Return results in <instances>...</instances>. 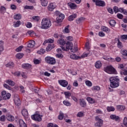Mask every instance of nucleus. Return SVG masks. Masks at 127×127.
Masks as SVG:
<instances>
[{
	"label": "nucleus",
	"instance_id": "obj_1",
	"mask_svg": "<svg viewBox=\"0 0 127 127\" xmlns=\"http://www.w3.org/2000/svg\"><path fill=\"white\" fill-rule=\"evenodd\" d=\"M109 80L110 82V86L111 88L115 89L116 88H118V87L120 86V78H119V76H112L110 78Z\"/></svg>",
	"mask_w": 127,
	"mask_h": 127
},
{
	"label": "nucleus",
	"instance_id": "obj_2",
	"mask_svg": "<svg viewBox=\"0 0 127 127\" xmlns=\"http://www.w3.org/2000/svg\"><path fill=\"white\" fill-rule=\"evenodd\" d=\"M62 49L63 51H69L70 50V52H72V53H75L78 51V48H74L73 49V43L72 42L67 41L65 44V47H62Z\"/></svg>",
	"mask_w": 127,
	"mask_h": 127
},
{
	"label": "nucleus",
	"instance_id": "obj_3",
	"mask_svg": "<svg viewBox=\"0 0 127 127\" xmlns=\"http://www.w3.org/2000/svg\"><path fill=\"white\" fill-rule=\"evenodd\" d=\"M51 21L47 18H43L41 22L42 29H48L51 26Z\"/></svg>",
	"mask_w": 127,
	"mask_h": 127
},
{
	"label": "nucleus",
	"instance_id": "obj_4",
	"mask_svg": "<svg viewBox=\"0 0 127 127\" xmlns=\"http://www.w3.org/2000/svg\"><path fill=\"white\" fill-rule=\"evenodd\" d=\"M104 71L108 74H114L115 75L118 74V72H117L116 68H114V67H113L112 65H108L104 67Z\"/></svg>",
	"mask_w": 127,
	"mask_h": 127
},
{
	"label": "nucleus",
	"instance_id": "obj_5",
	"mask_svg": "<svg viewBox=\"0 0 127 127\" xmlns=\"http://www.w3.org/2000/svg\"><path fill=\"white\" fill-rule=\"evenodd\" d=\"M45 60L48 64L50 65H54L56 64V60L53 57L48 56L45 58Z\"/></svg>",
	"mask_w": 127,
	"mask_h": 127
},
{
	"label": "nucleus",
	"instance_id": "obj_6",
	"mask_svg": "<svg viewBox=\"0 0 127 127\" xmlns=\"http://www.w3.org/2000/svg\"><path fill=\"white\" fill-rule=\"evenodd\" d=\"M43 117V115L36 113L31 116V119L33 121H35V122H41V121H42Z\"/></svg>",
	"mask_w": 127,
	"mask_h": 127
},
{
	"label": "nucleus",
	"instance_id": "obj_7",
	"mask_svg": "<svg viewBox=\"0 0 127 127\" xmlns=\"http://www.w3.org/2000/svg\"><path fill=\"white\" fill-rule=\"evenodd\" d=\"M93 2H95L96 5L97 6L104 7L106 6V2L103 0H93Z\"/></svg>",
	"mask_w": 127,
	"mask_h": 127
},
{
	"label": "nucleus",
	"instance_id": "obj_8",
	"mask_svg": "<svg viewBox=\"0 0 127 127\" xmlns=\"http://www.w3.org/2000/svg\"><path fill=\"white\" fill-rule=\"evenodd\" d=\"M65 18V15L64 14L61 13L59 15V16L57 17V21L56 22L57 23H59V22H62V21Z\"/></svg>",
	"mask_w": 127,
	"mask_h": 127
},
{
	"label": "nucleus",
	"instance_id": "obj_9",
	"mask_svg": "<svg viewBox=\"0 0 127 127\" xmlns=\"http://www.w3.org/2000/svg\"><path fill=\"white\" fill-rule=\"evenodd\" d=\"M96 121H98L95 123V127H101L103 126V120L99 118V117H96Z\"/></svg>",
	"mask_w": 127,
	"mask_h": 127
},
{
	"label": "nucleus",
	"instance_id": "obj_10",
	"mask_svg": "<svg viewBox=\"0 0 127 127\" xmlns=\"http://www.w3.org/2000/svg\"><path fill=\"white\" fill-rule=\"evenodd\" d=\"M59 83L60 85H61V86L64 88L68 86V81H67L66 80H59Z\"/></svg>",
	"mask_w": 127,
	"mask_h": 127
},
{
	"label": "nucleus",
	"instance_id": "obj_11",
	"mask_svg": "<svg viewBox=\"0 0 127 127\" xmlns=\"http://www.w3.org/2000/svg\"><path fill=\"white\" fill-rule=\"evenodd\" d=\"M55 8H56V4H55V3H50L48 6V9L50 11H53Z\"/></svg>",
	"mask_w": 127,
	"mask_h": 127
},
{
	"label": "nucleus",
	"instance_id": "obj_12",
	"mask_svg": "<svg viewBox=\"0 0 127 127\" xmlns=\"http://www.w3.org/2000/svg\"><path fill=\"white\" fill-rule=\"evenodd\" d=\"M14 102L16 106H20L21 102L18 96L15 97L14 98Z\"/></svg>",
	"mask_w": 127,
	"mask_h": 127
},
{
	"label": "nucleus",
	"instance_id": "obj_13",
	"mask_svg": "<svg viewBox=\"0 0 127 127\" xmlns=\"http://www.w3.org/2000/svg\"><path fill=\"white\" fill-rule=\"evenodd\" d=\"M58 43L59 44H60V45H61L62 46L61 47V48H62V47H65V46H64V45L65 44V40H64V39H59L58 40Z\"/></svg>",
	"mask_w": 127,
	"mask_h": 127
},
{
	"label": "nucleus",
	"instance_id": "obj_14",
	"mask_svg": "<svg viewBox=\"0 0 127 127\" xmlns=\"http://www.w3.org/2000/svg\"><path fill=\"white\" fill-rule=\"evenodd\" d=\"M18 124L20 127H27V125H26V124H25V123H24V121H23V120H22V119H19L18 120Z\"/></svg>",
	"mask_w": 127,
	"mask_h": 127
},
{
	"label": "nucleus",
	"instance_id": "obj_15",
	"mask_svg": "<svg viewBox=\"0 0 127 127\" xmlns=\"http://www.w3.org/2000/svg\"><path fill=\"white\" fill-rule=\"evenodd\" d=\"M110 119L111 120H114L116 122L120 121V117L116 116V115H111L110 116Z\"/></svg>",
	"mask_w": 127,
	"mask_h": 127
},
{
	"label": "nucleus",
	"instance_id": "obj_16",
	"mask_svg": "<svg viewBox=\"0 0 127 127\" xmlns=\"http://www.w3.org/2000/svg\"><path fill=\"white\" fill-rule=\"evenodd\" d=\"M67 5L71 9H76L77 7V5L74 3L69 2L67 3Z\"/></svg>",
	"mask_w": 127,
	"mask_h": 127
},
{
	"label": "nucleus",
	"instance_id": "obj_17",
	"mask_svg": "<svg viewBox=\"0 0 127 127\" xmlns=\"http://www.w3.org/2000/svg\"><path fill=\"white\" fill-rule=\"evenodd\" d=\"M77 17V14H73L70 15L68 18V20L69 21H73L75 18Z\"/></svg>",
	"mask_w": 127,
	"mask_h": 127
},
{
	"label": "nucleus",
	"instance_id": "obj_18",
	"mask_svg": "<svg viewBox=\"0 0 127 127\" xmlns=\"http://www.w3.org/2000/svg\"><path fill=\"white\" fill-rule=\"evenodd\" d=\"M70 58L73 60H78V59H81V57L78 56L75 54H72L70 56Z\"/></svg>",
	"mask_w": 127,
	"mask_h": 127
},
{
	"label": "nucleus",
	"instance_id": "obj_19",
	"mask_svg": "<svg viewBox=\"0 0 127 127\" xmlns=\"http://www.w3.org/2000/svg\"><path fill=\"white\" fill-rule=\"evenodd\" d=\"M95 66L97 69H100L102 67V63H101V61H98L95 63Z\"/></svg>",
	"mask_w": 127,
	"mask_h": 127
},
{
	"label": "nucleus",
	"instance_id": "obj_20",
	"mask_svg": "<svg viewBox=\"0 0 127 127\" xmlns=\"http://www.w3.org/2000/svg\"><path fill=\"white\" fill-rule=\"evenodd\" d=\"M6 119L9 122H14V117L11 115H8Z\"/></svg>",
	"mask_w": 127,
	"mask_h": 127
},
{
	"label": "nucleus",
	"instance_id": "obj_21",
	"mask_svg": "<svg viewBox=\"0 0 127 127\" xmlns=\"http://www.w3.org/2000/svg\"><path fill=\"white\" fill-rule=\"evenodd\" d=\"M22 67L24 69H30V68H31V64H24L22 65Z\"/></svg>",
	"mask_w": 127,
	"mask_h": 127
},
{
	"label": "nucleus",
	"instance_id": "obj_22",
	"mask_svg": "<svg viewBox=\"0 0 127 127\" xmlns=\"http://www.w3.org/2000/svg\"><path fill=\"white\" fill-rule=\"evenodd\" d=\"M34 45H35V41H31L29 43L27 46L29 48H33Z\"/></svg>",
	"mask_w": 127,
	"mask_h": 127
},
{
	"label": "nucleus",
	"instance_id": "obj_23",
	"mask_svg": "<svg viewBox=\"0 0 127 127\" xmlns=\"http://www.w3.org/2000/svg\"><path fill=\"white\" fill-rule=\"evenodd\" d=\"M10 97H11V95L9 93H6L5 96L2 97L3 100H9Z\"/></svg>",
	"mask_w": 127,
	"mask_h": 127
},
{
	"label": "nucleus",
	"instance_id": "obj_24",
	"mask_svg": "<svg viewBox=\"0 0 127 127\" xmlns=\"http://www.w3.org/2000/svg\"><path fill=\"white\" fill-rule=\"evenodd\" d=\"M22 115L23 117H25V118L27 117V116H28V112L27 111V110L23 109L22 110Z\"/></svg>",
	"mask_w": 127,
	"mask_h": 127
},
{
	"label": "nucleus",
	"instance_id": "obj_25",
	"mask_svg": "<svg viewBox=\"0 0 127 127\" xmlns=\"http://www.w3.org/2000/svg\"><path fill=\"white\" fill-rule=\"evenodd\" d=\"M54 42V40L52 39H49L48 40H46L44 43H43V45H45L46 44V43H53Z\"/></svg>",
	"mask_w": 127,
	"mask_h": 127
},
{
	"label": "nucleus",
	"instance_id": "obj_26",
	"mask_svg": "<svg viewBox=\"0 0 127 127\" xmlns=\"http://www.w3.org/2000/svg\"><path fill=\"white\" fill-rule=\"evenodd\" d=\"M53 48H54V46H53V45L49 44L46 48V51H51Z\"/></svg>",
	"mask_w": 127,
	"mask_h": 127
},
{
	"label": "nucleus",
	"instance_id": "obj_27",
	"mask_svg": "<svg viewBox=\"0 0 127 127\" xmlns=\"http://www.w3.org/2000/svg\"><path fill=\"white\" fill-rule=\"evenodd\" d=\"M6 83H7V84H8V85L12 86V87L14 86V85L15 84V83H14V82H13V81L11 80H6Z\"/></svg>",
	"mask_w": 127,
	"mask_h": 127
},
{
	"label": "nucleus",
	"instance_id": "obj_28",
	"mask_svg": "<svg viewBox=\"0 0 127 127\" xmlns=\"http://www.w3.org/2000/svg\"><path fill=\"white\" fill-rule=\"evenodd\" d=\"M117 40H118L117 47H118V48H120V49H122V48H123V43H122V42L120 41V39H117Z\"/></svg>",
	"mask_w": 127,
	"mask_h": 127
},
{
	"label": "nucleus",
	"instance_id": "obj_29",
	"mask_svg": "<svg viewBox=\"0 0 127 127\" xmlns=\"http://www.w3.org/2000/svg\"><path fill=\"white\" fill-rule=\"evenodd\" d=\"M20 24H21V22L20 20H18L17 22H14L13 26L14 27H18Z\"/></svg>",
	"mask_w": 127,
	"mask_h": 127
},
{
	"label": "nucleus",
	"instance_id": "obj_30",
	"mask_svg": "<svg viewBox=\"0 0 127 127\" xmlns=\"http://www.w3.org/2000/svg\"><path fill=\"white\" fill-rule=\"evenodd\" d=\"M41 3L42 6H47V4H48V1L45 0H41Z\"/></svg>",
	"mask_w": 127,
	"mask_h": 127
},
{
	"label": "nucleus",
	"instance_id": "obj_31",
	"mask_svg": "<svg viewBox=\"0 0 127 127\" xmlns=\"http://www.w3.org/2000/svg\"><path fill=\"white\" fill-rule=\"evenodd\" d=\"M86 100L90 104H95V100L91 97H87Z\"/></svg>",
	"mask_w": 127,
	"mask_h": 127
},
{
	"label": "nucleus",
	"instance_id": "obj_32",
	"mask_svg": "<svg viewBox=\"0 0 127 127\" xmlns=\"http://www.w3.org/2000/svg\"><path fill=\"white\" fill-rule=\"evenodd\" d=\"M79 104L82 107H86V102L84 101V99H80Z\"/></svg>",
	"mask_w": 127,
	"mask_h": 127
},
{
	"label": "nucleus",
	"instance_id": "obj_33",
	"mask_svg": "<svg viewBox=\"0 0 127 127\" xmlns=\"http://www.w3.org/2000/svg\"><path fill=\"white\" fill-rule=\"evenodd\" d=\"M14 19H16V20L21 19V15L20 14H17L14 15Z\"/></svg>",
	"mask_w": 127,
	"mask_h": 127
},
{
	"label": "nucleus",
	"instance_id": "obj_34",
	"mask_svg": "<svg viewBox=\"0 0 127 127\" xmlns=\"http://www.w3.org/2000/svg\"><path fill=\"white\" fill-rule=\"evenodd\" d=\"M120 12L124 13L126 15H127V10L124 9V8H120Z\"/></svg>",
	"mask_w": 127,
	"mask_h": 127
},
{
	"label": "nucleus",
	"instance_id": "obj_35",
	"mask_svg": "<svg viewBox=\"0 0 127 127\" xmlns=\"http://www.w3.org/2000/svg\"><path fill=\"white\" fill-rule=\"evenodd\" d=\"M64 94L66 99H70V97H71V93L70 92H64Z\"/></svg>",
	"mask_w": 127,
	"mask_h": 127
},
{
	"label": "nucleus",
	"instance_id": "obj_36",
	"mask_svg": "<svg viewBox=\"0 0 127 127\" xmlns=\"http://www.w3.org/2000/svg\"><path fill=\"white\" fill-rule=\"evenodd\" d=\"M102 30L103 31H104L105 32H110V31H111L110 29H109L108 27H107L106 26H104L102 27Z\"/></svg>",
	"mask_w": 127,
	"mask_h": 127
},
{
	"label": "nucleus",
	"instance_id": "obj_37",
	"mask_svg": "<svg viewBox=\"0 0 127 127\" xmlns=\"http://www.w3.org/2000/svg\"><path fill=\"white\" fill-rule=\"evenodd\" d=\"M126 109V107L123 105H118L117 106V109L118 111H124Z\"/></svg>",
	"mask_w": 127,
	"mask_h": 127
},
{
	"label": "nucleus",
	"instance_id": "obj_38",
	"mask_svg": "<svg viewBox=\"0 0 127 127\" xmlns=\"http://www.w3.org/2000/svg\"><path fill=\"white\" fill-rule=\"evenodd\" d=\"M37 53L38 54L42 55V54H44V53H45V50L43 49H41L40 50L37 51Z\"/></svg>",
	"mask_w": 127,
	"mask_h": 127
},
{
	"label": "nucleus",
	"instance_id": "obj_39",
	"mask_svg": "<svg viewBox=\"0 0 127 127\" xmlns=\"http://www.w3.org/2000/svg\"><path fill=\"white\" fill-rule=\"evenodd\" d=\"M107 110L108 112H114L115 108L113 106L112 107H107Z\"/></svg>",
	"mask_w": 127,
	"mask_h": 127
},
{
	"label": "nucleus",
	"instance_id": "obj_40",
	"mask_svg": "<svg viewBox=\"0 0 127 127\" xmlns=\"http://www.w3.org/2000/svg\"><path fill=\"white\" fill-rule=\"evenodd\" d=\"M23 53H18L16 55V57L18 58V59H21V58L23 57Z\"/></svg>",
	"mask_w": 127,
	"mask_h": 127
},
{
	"label": "nucleus",
	"instance_id": "obj_41",
	"mask_svg": "<svg viewBox=\"0 0 127 127\" xmlns=\"http://www.w3.org/2000/svg\"><path fill=\"white\" fill-rule=\"evenodd\" d=\"M84 19H84L83 17H80L76 20V23H77V24H79V23H81V22H82L83 20H84Z\"/></svg>",
	"mask_w": 127,
	"mask_h": 127
},
{
	"label": "nucleus",
	"instance_id": "obj_42",
	"mask_svg": "<svg viewBox=\"0 0 127 127\" xmlns=\"http://www.w3.org/2000/svg\"><path fill=\"white\" fill-rule=\"evenodd\" d=\"M100 88L99 86H93L92 88V91H100Z\"/></svg>",
	"mask_w": 127,
	"mask_h": 127
},
{
	"label": "nucleus",
	"instance_id": "obj_43",
	"mask_svg": "<svg viewBox=\"0 0 127 127\" xmlns=\"http://www.w3.org/2000/svg\"><path fill=\"white\" fill-rule=\"evenodd\" d=\"M109 24H110L111 26H115V25H116V21L115 20H110Z\"/></svg>",
	"mask_w": 127,
	"mask_h": 127
},
{
	"label": "nucleus",
	"instance_id": "obj_44",
	"mask_svg": "<svg viewBox=\"0 0 127 127\" xmlns=\"http://www.w3.org/2000/svg\"><path fill=\"white\" fill-rule=\"evenodd\" d=\"M113 9L115 13H117V12H120V8H119L118 6H114Z\"/></svg>",
	"mask_w": 127,
	"mask_h": 127
},
{
	"label": "nucleus",
	"instance_id": "obj_45",
	"mask_svg": "<svg viewBox=\"0 0 127 127\" xmlns=\"http://www.w3.org/2000/svg\"><path fill=\"white\" fill-rule=\"evenodd\" d=\"M48 127H58V125L54 124L53 123H49L47 125Z\"/></svg>",
	"mask_w": 127,
	"mask_h": 127
},
{
	"label": "nucleus",
	"instance_id": "obj_46",
	"mask_svg": "<svg viewBox=\"0 0 127 127\" xmlns=\"http://www.w3.org/2000/svg\"><path fill=\"white\" fill-rule=\"evenodd\" d=\"M63 118H64V114L62 113H60V115L58 116L59 120H60V121H62V120H63Z\"/></svg>",
	"mask_w": 127,
	"mask_h": 127
},
{
	"label": "nucleus",
	"instance_id": "obj_47",
	"mask_svg": "<svg viewBox=\"0 0 127 127\" xmlns=\"http://www.w3.org/2000/svg\"><path fill=\"white\" fill-rule=\"evenodd\" d=\"M22 48H23V46H20L15 49V51L16 52H20L22 50Z\"/></svg>",
	"mask_w": 127,
	"mask_h": 127
},
{
	"label": "nucleus",
	"instance_id": "obj_48",
	"mask_svg": "<svg viewBox=\"0 0 127 127\" xmlns=\"http://www.w3.org/2000/svg\"><path fill=\"white\" fill-rule=\"evenodd\" d=\"M121 54H122V55H124V56H126L127 57V50H121Z\"/></svg>",
	"mask_w": 127,
	"mask_h": 127
},
{
	"label": "nucleus",
	"instance_id": "obj_49",
	"mask_svg": "<svg viewBox=\"0 0 127 127\" xmlns=\"http://www.w3.org/2000/svg\"><path fill=\"white\" fill-rule=\"evenodd\" d=\"M63 104H64L65 106H71V103H70L68 101H63Z\"/></svg>",
	"mask_w": 127,
	"mask_h": 127
},
{
	"label": "nucleus",
	"instance_id": "obj_50",
	"mask_svg": "<svg viewBox=\"0 0 127 127\" xmlns=\"http://www.w3.org/2000/svg\"><path fill=\"white\" fill-rule=\"evenodd\" d=\"M123 125L125 127H127V118L126 117L123 119Z\"/></svg>",
	"mask_w": 127,
	"mask_h": 127
},
{
	"label": "nucleus",
	"instance_id": "obj_51",
	"mask_svg": "<svg viewBox=\"0 0 127 127\" xmlns=\"http://www.w3.org/2000/svg\"><path fill=\"white\" fill-rule=\"evenodd\" d=\"M76 116L78 118H82V117H84V113L79 112L77 113Z\"/></svg>",
	"mask_w": 127,
	"mask_h": 127
},
{
	"label": "nucleus",
	"instance_id": "obj_52",
	"mask_svg": "<svg viewBox=\"0 0 127 127\" xmlns=\"http://www.w3.org/2000/svg\"><path fill=\"white\" fill-rule=\"evenodd\" d=\"M6 67H9V68H11V67H13V63L10 62L6 64Z\"/></svg>",
	"mask_w": 127,
	"mask_h": 127
},
{
	"label": "nucleus",
	"instance_id": "obj_53",
	"mask_svg": "<svg viewBox=\"0 0 127 127\" xmlns=\"http://www.w3.org/2000/svg\"><path fill=\"white\" fill-rule=\"evenodd\" d=\"M70 26V25H68L67 26H66L65 28H64V32H65V33H69V27Z\"/></svg>",
	"mask_w": 127,
	"mask_h": 127
},
{
	"label": "nucleus",
	"instance_id": "obj_54",
	"mask_svg": "<svg viewBox=\"0 0 127 127\" xmlns=\"http://www.w3.org/2000/svg\"><path fill=\"white\" fill-rule=\"evenodd\" d=\"M0 121L5 122V115H2L1 117H0Z\"/></svg>",
	"mask_w": 127,
	"mask_h": 127
},
{
	"label": "nucleus",
	"instance_id": "obj_55",
	"mask_svg": "<svg viewBox=\"0 0 127 127\" xmlns=\"http://www.w3.org/2000/svg\"><path fill=\"white\" fill-rule=\"evenodd\" d=\"M85 84L86 86H88V87H92V82L89 80L86 81Z\"/></svg>",
	"mask_w": 127,
	"mask_h": 127
},
{
	"label": "nucleus",
	"instance_id": "obj_56",
	"mask_svg": "<svg viewBox=\"0 0 127 127\" xmlns=\"http://www.w3.org/2000/svg\"><path fill=\"white\" fill-rule=\"evenodd\" d=\"M26 26L27 28H31V27H32V24L30 22H27V24H26Z\"/></svg>",
	"mask_w": 127,
	"mask_h": 127
},
{
	"label": "nucleus",
	"instance_id": "obj_57",
	"mask_svg": "<svg viewBox=\"0 0 127 127\" xmlns=\"http://www.w3.org/2000/svg\"><path fill=\"white\" fill-rule=\"evenodd\" d=\"M3 87L4 88H5L6 89H7L8 90H11V87L9 86V85L6 84H3Z\"/></svg>",
	"mask_w": 127,
	"mask_h": 127
},
{
	"label": "nucleus",
	"instance_id": "obj_58",
	"mask_svg": "<svg viewBox=\"0 0 127 127\" xmlns=\"http://www.w3.org/2000/svg\"><path fill=\"white\" fill-rule=\"evenodd\" d=\"M24 8L25 9H33V6L26 5Z\"/></svg>",
	"mask_w": 127,
	"mask_h": 127
},
{
	"label": "nucleus",
	"instance_id": "obj_59",
	"mask_svg": "<svg viewBox=\"0 0 127 127\" xmlns=\"http://www.w3.org/2000/svg\"><path fill=\"white\" fill-rule=\"evenodd\" d=\"M108 11L109 12V13H111V14H113L114 13V10L112 9L111 7L107 8Z\"/></svg>",
	"mask_w": 127,
	"mask_h": 127
},
{
	"label": "nucleus",
	"instance_id": "obj_60",
	"mask_svg": "<svg viewBox=\"0 0 127 127\" xmlns=\"http://www.w3.org/2000/svg\"><path fill=\"white\" fill-rule=\"evenodd\" d=\"M56 56V57H57V58H60V59L63 58L64 57L63 55H62V54H57Z\"/></svg>",
	"mask_w": 127,
	"mask_h": 127
},
{
	"label": "nucleus",
	"instance_id": "obj_61",
	"mask_svg": "<svg viewBox=\"0 0 127 127\" xmlns=\"http://www.w3.org/2000/svg\"><path fill=\"white\" fill-rule=\"evenodd\" d=\"M117 17L119 18V19H123V18H124V15H123V14L121 13H118L117 14Z\"/></svg>",
	"mask_w": 127,
	"mask_h": 127
},
{
	"label": "nucleus",
	"instance_id": "obj_62",
	"mask_svg": "<svg viewBox=\"0 0 127 127\" xmlns=\"http://www.w3.org/2000/svg\"><path fill=\"white\" fill-rule=\"evenodd\" d=\"M121 75H127V70H124L123 71H121Z\"/></svg>",
	"mask_w": 127,
	"mask_h": 127
},
{
	"label": "nucleus",
	"instance_id": "obj_63",
	"mask_svg": "<svg viewBox=\"0 0 127 127\" xmlns=\"http://www.w3.org/2000/svg\"><path fill=\"white\" fill-rule=\"evenodd\" d=\"M34 63L35 64H39V63H40V60L35 59L34 60Z\"/></svg>",
	"mask_w": 127,
	"mask_h": 127
},
{
	"label": "nucleus",
	"instance_id": "obj_64",
	"mask_svg": "<svg viewBox=\"0 0 127 127\" xmlns=\"http://www.w3.org/2000/svg\"><path fill=\"white\" fill-rule=\"evenodd\" d=\"M98 34H99V36H100L101 37H104V36H105V34L103 32H99Z\"/></svg>",
	"mask_w": 127,
	"mask_h": 127
}]
</instances>
